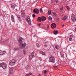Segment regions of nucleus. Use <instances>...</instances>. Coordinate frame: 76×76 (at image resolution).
<instances>
[{
	"mask_svg": "<svg viewBox=\"0 0 76 76\" xmlns=\"http://www.w3.org/2000/svg\"><path fill=\"white\" fill-rule=\"evenodd\" d=\"M18 42L20 44V47L22 49V48H24L26 47V44L24 43V44L22 43V38L20 37L18 40Z\"/></svg>",
	"mask_w": 76,
	"mask_h": 76,
	"instance_id": "nucleus-1",
	"label": "nucleus"
},
{
	"mask_svg": "<svg viewBox=\"0 0 76 76\" xmlns=\"http://www.w3.org/2000/svg\"><path fill=\"white\" fill-rule=\"evenodd\" d=\"M16 62V60L12 59L10 61L9 64L10 65H11V66H13V65L15 64Z\"/></svg>",
	"mask_w": 76,
	"mask_h": 76,
	"instance_id": "nucleus-2",
	"label": "nucleus"
},
{
	"mask_svg": "<svg viewBox=\"0 0 76 76\" xmlns=\"http://www.w3.org/2000/svg\"><path fill=\"white\" fill-rule=\"evenodd\" d=\"M0 67H2L3 69H5L7 68V65L6 64L3 62L0 64Z\"/></svg>",
	"mask_w": 76,
	"mask_h": 76,
	"instance_id": "nucleus-3",
	"label": "nucleus"
},
{
	"mask_svg": "<svg viewBox=\"0 0 76 76\" xmlns=\"http://www.w3.org/2000/svg\"><path fill=\"white\" fill-rule=\"evenodd\" d=\"M55 60H56L55 57L53 56H51L50 58L49 62H53V63H55Z\"/></svg>",
	"mask_w": 76,
	"mask_h": 76,
	"instance_id": "nucleus-4",
	"label": "nucleus"
},
{
	"mask_svg": "<svg viewBox=\"0 0 76 76\" xmlns=\"http://www.w3.org/2000/svg\"><path fill=\"white\" fill-rule=\"evenodd\" d=\"M26 21L28 23L29 25H31V19H30V18L29 17H28L26 18Z\"/></svg>",
	"mask_w": 76,
	"mask_h": 76,
	"instance_id": "nucleus-5",
	"label": "nucleus"
},
{
	"mask_svg": "<svg viewBox=\"0 0 76 76\" xmlns=\"http://www.w3.org/2000/svg\"><path fill=\"white\" fill-rule=\"evenodd\" d=\"M71 20L72 22H75L76 21V17L75 15L74 14H72L71 16Z\"/></svg>",
	"mask_w": 76,
	"mask_h": 76,
	"instance_id": "nucleus-6",
	"label": "nucleus"
},
{
	"mask_svg": "<svg viewBox=\"0 0 76 76\" xmlns=\"http://www.w3.org/2000/svg\"><path fill=\"white\" fill-rule=\"evenodd\" d=\"M33 12L34 14L36 13V14H38V13H39V10L37 8L33 10Z\"/></svg>",
	"mask_w": 76,
	"mask_h": 76,
	"instance_id": "nucleus-7",
	"label": "nucleus"
},
{
	"mask_svg": "<svg viewBox=\"0 0 76 76\" xmlns=\"http://www.w3.org/2000/svg\"><path fill=\"white\" fill-rule=\"evenodd\" d=\"M34 53H35V52L34 51L31 54V55L29 56V58L30 60H32V58H33V57L34 56Z\"/></svg>",
	"mask_w": 76,
	"mask_h": 76,
	"instance_id": "nucleus-8",
	"label": "nucleus"
},
{
	"mask_svg": "<svg viewBox=\"0 0 76 76\" xmlns=\"http://www.w3.org/2000/svg\"><path fill=\"white\" fill-rule=\"evenodd\" d=\"M56 26H57V25H56V24L55 23H53L51 25V27L53 29L56 28Z\"/></svg>",
	"mask_w": 76,
	"mask_h": 76,
	"instance_id": "nucleus-9",
	"label": "nucleus"
},
{
	"mask_svg": "<svg viewBox=\"0 0 76 76\" xmlns=\"http://www.w3.org/2000/svg\"><path fill=\"white\" fill-rule=\"evenodd\" d=\"M10 71L9 74L10 75H12V73H13V68H11L10 69Z\"/></svg>",
	"mask_w": 76,
	"mask_h": 76,
	"instance_id": "nucleus-10",
	"label": "nucleus"
},
{
	"mask_svg": "<svg viewBox=\"0 0 76 76\" xmlns=\"http://www.w3.org/2000/svg\"><path fill=\"white\" fill-rule=\"evenodd\" d=\"M21 12L22 13L21 15L23 18L25 17L26 15H25V13L24 11H21Z\"/></svg>",
	"mask_w": 76,
	"mask_h": 76,
	"instance_id": "nucleus-11",
	"label": "nucleus"
},
{
	"mask_svg": "<svg viewBox=\"0 0 76 76\" xmlns=\"http://www.w3.org/2000/svg\"><path fill=\"white\" fill-rule=\"evenodd\" d=\"M19 50H20V49L19 48H18V47H16L15 48L13 49V50H14V51H19Z\"/></svg>",
	"mask_w": 76,
	"mask_h": 76,
	"instance_id": "nucleus-12",
	"label": "nucleus"
},
{
	"mask_svg": "<svg viewBox=\"0 0 76 76\" xmlns=\"http://www.w3.org/2000/svg\"><path fill=\"white\" fill-rule=\"evenodd\" d=\"M42 19V21H44L46 20V18L44 16H42L41 18Z\"/></svg>",
	"mask_w": 76,
	"mask_h": 76,
	"instance_id": "nucleus-13",
	"label": "nucleus"
},
{
	"mask_svg": "<svg viewBox=\"0 0 76 76\" xmlns=\"http://www.w3.org/2000/svg\"><path fill=\"white\" fill-rule=\"evenodd\" d=\"M11 8H12L13 10H14L15 9V5L11 4Z\"/></svg>",
	"mask_w": 76,
	"mask_h": 76,
	"instance_id": "nucleus-14",
	"label": "nucleus"
},
{
	"mask_svg": "<svg viewBox=\"0 0 76 76\" xmlns=\"http://www.w3.org/2000/svg\"><path fill=\"white\" fill-rule=\"evenodd\" d=\"M61 63V62L60 61H58L57 62V63L56 64V65H57L58 66H59V65H60Z\"/></svg>",
	"mask_w": 76,
	"mask_h": 76,
	"instance_id": "nucleus-15",
	"label": "nucleus"
},
{
	"mask_svg": "<svg viewBox=\"0 0 76 76\" xmlns=\"http://www.w3.org/2000/svg\"><path fill=\"white\" fill-rule=\"evenodd\" d=\"M41 20H42L41 18L40 17H39L37 19V21L38 22H41Z\"/></svg>",
	"mask_w": 76,
	"mask_h": 76,
	"instance_id": "nucleus-16",
	"label": "nucleus"
},
{
	"mask_svg": "<svg viewBox=\"0 0 76 76\" xmlns=\"http://www.w3.org/2000/svg\"><path fill=\"white\" fill-rule=\"evenodd\" d=\"M17 16L18 18L19 19V20L20 21L22 20V18L20 17V16L18 15H17Z\"/></svg>",
	"mask_w": 76,
	"mask_h": 76,
	"instance_id": "nucleus-17",
	"label": "nucleus"
},
{
	"mask_svg": "<svg viewBox=\"0 0 76 76\" xmlns=\"http://www.w3.org/2000/svg\"><path fill=\"white\" fill-rule=\"evenodd\" d=\"M11 19L12 21L13 22L15 20V17L13 15H12L11 16Z\"/></svg>",
	"mask_w": 76,
	"mask_h": 76,
	"instance_id": "nucleus-18",
	"label": "nucleus"
},
{
	"mask_svg": "<svg viewBox=\"0 0 76 76\" xmlns=\"http://www.w3.org/2000/svg\"><path fill=\"white\" fill-rule=\"evenodd\" d=\"M53 33H54V35H57V34H58V31L54 30L53 31Z\"/></svg>",
	"mask_w": 76,
	"mask_h": 76,
	"instance_id": "nucleus-19",
	"label": "nucleus"
},
{
	"mask_svg": "<svg viewBox=\"0 0 76 76\" xmlns=\"http://www.w3.org/2000/svg\"><path fill=\"white\" fill-rule=\"evenodd\" d=\"M72 38H73V36H72V35H70L69 38V40L70 41H72Z\"/></svg>",
	"mask_w": 76,
	"mask_h": 76,
	"instance_id": "nucleus-20",
	"label": "nucleus"
},
{
	"mask_svg": "<svg viewBox=\"0 0 76 76\" xmlns=\"http://www.w3.org/2000/svg\"><path fill=\"white\" fill-rule=\"evenodd\" d=\"M60 54L61 56V57H63L64 56V53L62 52H61Z\"/></svg>",
	"mask_w": 76,
	"mask_h": 76,
	"instance_id": "nucleus-21",
	"label": "nucleus"
},
{
	"mask_svg": "<svg viewBox=\"0 0 76 76\" xmlns=\"http://www.w3.org/2000/svg\"><path fill=\"white\" fill-rule=\"evenodd\" d=\"M40 53H41V54H42L43 55H45V53H44L43 51H40Z\"/></svg>",
	"mask_w": 76,
	"mask_h": 76,
	"instance_id": "nucleus-22",
	"label": "nucleus"
},
{
	"mask_svg": "<svg viewBox=\"0 0 76 76\" xmlns=\"http://www.w3.org/2000/svg\"><path fill=\"white\" fill-rule=\"evenodd\" d=\"M48 20H52V18L51 16L48 17Z\"/></svg>",
	"mask_w": 76,
	"mask_h": 76,
	"instance_id": "nucleus-23",
	"label": "nucleus"
},
{
	"mask_svg": "<svg viewBox=\"0 0 76 76\" xmlns=\"http://www.w3.org/2000/svg\"><path fill=\"white\" fill-rule=\"evenodd\" d=\"M48 13L49 15H51V10H49Z\"/></svg>",
	"mask_w": 76,
	"mask_h": 76,
	"instance_id": "nucleus-24",
	"label": "nucleus"
},
{
	"mask_svg": "<svg viewBox=\"0 0 76 76\" xmlns=\"http://www.w3.org/2000/svg\"><path fill=\"white\" fill-rule=\"evenodd\" d=\"M4 55V53H3V52L1 51H0V55Z\"/></svg>",
	"mask_w": 76,
	"mask_h": 76,
	"instance_id": "nucleus-25",
	"label": "nucleus"
},
{
	"mask_svg": "<svg viewBox=\"0 0 76 76\" xmlns=\"http://www.w3.org/2000/svg\"><path fill=\"white\" fill-rule=\"evenodd\" d=\"M53 16L56 17L57 16V14H56V13H55L54 12L53 13Z\"/></svg>",
	"mask_w": 76,
	"mask_h": 76,
	"instance_id": "nucleus-26",
	"label": "nucleus"
},
{
	"mask_svg": "<svg viewBox=\"0 0 76 76\" xmlns=\"http://www.w3.org/2000/svg\"><path fill=\"white\" fill-rule=\"evenodd\" d=\"M47 39H45L44 41V42L45 43V44H47Z\"/></svg>",
	"mask_w": 76,
	"mask_h": 76,
	"instance_id": "nucleus-27",
	"label": "nucleus"
},
{
	"mask_svg": "<svg viewBox=\"0 0 76 76\" xmlns=\"http://www.w3.org/2000/svg\"><path fill=\"white\" fill-rule=\"evenodd\" d=\"M55 48L57 50H58V46L57 45H55Z\"/></svg>",
	"mask_w": 76,
	"mask_h": 76,
	"instance_id": "nucleus-28",
	"label": "nucleus"
},
{
	"mask_svg": "<svg viewBox=\"0 0 76 76\" xmlns=\"http://www.w3.org/2000/svg\"><path fill=\"white\" fill-rule=\"evenodd\" d=\"M66 8H67V9L68 10H70V7H69V6H66Z\"/></svg>",
	"mask_w": 76,
	"mask_h": 76,
	"instance_id": "nucleus-29",
	"label": "nucleus"
},
{
	"mask_svg": "<svg viewBox=\"0 0 76 76\" xmlns=\"http://www.w3.org/2000/svg\"><path fill=\"white\" fill-rule=\"evenodd\" d=\"M40 11L41 13H43V11H42V8L40 9Z\"/></svg>",
	"mask_w": 76,
	"mask_h": 76,
	"instance_id": "nucleus-30",
	"label": "nucleus"
},
{
	"mask_svg": "<svg viewBox=\"0 0 76 76\" xmlns=\"http://www.w3.org/2000/svg\"><path fill=\"white\" fill-rule=\"evenodd\" d=\"M67 19V17L66 16H64V19L63 20H66Z\"/></svg>",
	"mask_w": 76,
	"mask_h": 76,
	"instance_id": "nucleus-31",
	"label": "nucleus"
},
{
	"mask_svg": "<svg viewBox=\"0 0 76 76\" xmlns=\"http://www.w3.org/2000/svg\"><path fill=\"white\" fill-rule=\"evenodd\" d=\"M36 46L37 47H39V45L38 43H37Z\"/></svg>",
	"mask_w": 76,
	"mask_h": 76,
	"instance_id": "nucleus-32",
	"label": "nucleus"
},
{
	"mask_svg": "<svg viewBox=\"0 0 76 76\" xmlns=\"http://www.w3.org/2000/svg\"><path fill=\"white\" fill-rule=\"evenodd\" d=\"M26 69H29V66H27L26 67Z\"/></svg>",
	"mask_w": 76,
	"mask_h": 76,
	"instance_id": "nucleus-33",
	"label": "nucleus"
},
{
	"mask_svg": "<svg viewBox=\"0 0 76 76\" xmlns=\"http://www.w3.org/2000/svg\"><path fill=\"white\" fill-rule=\"evenodd\" d=\"M47 46H48V45H47L46 44H45L44 45V47H47Z\"/></svg>",
	"mask_w": 76,
	"mask_h": 76,
	"instance_id": "nucleus-34",
	"label": "nucleus"
},
{
	"mask_svg": "<svg viewBox=\"0 0 76 76\" xmlns=\"http://www.w3.org/2000/svg\"><path fill=\"white\" fill-rule=\"evenodd\" d=\"M23 53L24 54H26V51H25V50H23Z\"/></svg>",
	"mask_w": 76,
	"mask_h": 76,
	"instance_id": "nucleus-35",
	"label": "nucleus"
},
{
	"mask_svg": "<svg viewBox=\"0 0 76 76\" xmlns=\"http://www.w3.org/2000/svg\"><path fill=\"white\" fill-rule=\"evenodd\" d=\"M32 16H33V18H35L36 16V15L34 14H33L32 15Z\"/></svg>",
	"mask_w": 76,
	"mask_h": 76,
	"instance_id": "nucleus-36",
	"label": "nucleus"
},
{
	"mask_svg": "<svg viewBox=\"0 0 76 76\" xmlns=\"http://www.w3.org/2000/svg\"><path fill=\"white\" fill-rule=\"evenodd\" d=\"M41 23H39V24H38V26H41Z\"/></svg>",
	"mask_w": 76,
	"mask_h": 76,
	"instance_id": "nucleus-37",
	"label": "nucleus"
},
{
	"mask_svg": "<svg viewBox=\"0 0 76 76\" xmlns=\"http://www.w3.org/2000/svg\"><path fill=\"white\" fill-rule=\"evenodd\" d=\"M63 7H61V10H63Z\"/></svg>",
	"mask_w": 76,
	"mask_h": 76,
	"instance_id": "nucleus-38",
	"label": "nucleus"
},
{
	"mask_svg": "<svg viewBox=\"0 0 76 76\" xmlns=\"http://www.w3.org/2000/svg\"><path fill=\"white\" fill-rule=\"evenodd\" d=\"M47 28L48 29H49V25H47Z\"/></svg>",
	"mask_w": 76,
	"mask_h": 76,
	"instance_id": "nucleus-39",
	"label": "nucleus"
},
{
	"mask_svg": "<svg viewBox=\"0 0 76 76\" xmlns=\"http://www.w3.org/2000/svg\"><path fill=\"white\" fill-rule=\"evenodd\" d=\"M76 59H74V60H73V62H74V63L76 62Z\"/></svg>",
	"mask_w": 76,
	"mask_h": 76,
	"instance_id": "nucleus-40",
	"label": "nucleus"
},
{
	"mask_svg": "<svg viewBox=\"0 0 76 76\" xmlns=\"http://www.w3.org/2000/svg\"><path fill=\"white\" fill-rule=\"evenodd\" d=\"M58 2V0H56V3H57Z\"/></svg>",
	"mask_w": 76,
	"mask_h": 76,
	"instance_id": "nucleus-41",
	"label": "nucleus"
},
{
	"mask_svg": "<svg viewBox=\"0 0 76 76\" xmlns=\"http://www.w3.org/2000/svg\"><path fill=\"white\" fill-rule=\"evenodd\" d=\"M46 73H47V70H45L44 72V73H45V74Z\"/></svg>",
	"mask_w": 76,
	"mask_h": 76,
	"instance_id": "nucleus-42",
	"label": "nucleus"
},
{
	"mask_svg": "<svg viewBox=\"0 0 76 76\" xmlns=\"http://www.w3.org/2000/svg\"><path fill=\"white\" fill-rule=\"evenodd\" d=\"M20 56H21V57H22V56H23V54H22V53H20Z\"/></svg>",
	"mask_w": 76,
	"mask_h": 76,
	"instance_id": "nucleus-43",
	"label": "nucleus"
},
{
	"mask_svg": "<svg viewBox=\"0 0 76 76\" xmlns=\"http://www.w3.org/2000/svg\"><path fill=\"white\" fill-rule=\"evenodd\" d=\"M2 53H3L4 54H5V53H6V52L3 51V52H2Z\"/></svg>",
	"mask_w": 76,
	"mask_h": 76,
	"instance_id": "nucleus-44",
	"label": "nucleus"
},
{
	"mask_svg": "<svg viewBox=\"0 0 76 76\" xmlns=\"http://www.w3.org/2000/svg\"><path fill=\"white\" fill-rule=\"evenodd\" d=\"M39 76H41V75H40V74H39Z\"/></svg>",
	"mask_w": 76,
	"mask_h": 76,
	"instance_id": "nucleus-45",
	"label": "nucleus"
},
{
	"mask_svg": "<svg viewBox=\"0 0 76 76\" xmlns=\"http://www.w3.org/2000/svg\"><path fill=\"white\" fill-rule=\"evenodd\" d=\"M15 10H16V11H18V9H16Z\"/></svg>",
	"mask_w": 76,
	"mask_h": 76,
	"instance_id": "nucleus-46",
	"label": "nucleus"
},
{
	"mask_svg": "<svg viewBox=\"0 0 76 76\" xmlns=\"http://www.w3.org/2000/svg\"><path fill=\"white\" fill-rule=\"evenodd\" d=\"M44 76H48V75H44Z\"/></svg>",
	"mask_w": 76,
	"mask_h": 76,
	"instance_id": "nucleus-47",
	"label": "nucleus"
},
{
	"mask_svg": "<svg viewBox=\"0 0 76 76\" xmlns=\"http://www.w3.org/2000/svg\"><path fill=\"white\" fill-rule=\"evenodd\" d=\"M62 26H64V25H62Z\"/></svg>",
	"mask_w": 76,
	"mask_h": 76,
	"instance_id": "nucleus-48",
	"label": "nucleus"
},
{
	"mask_svg": "<svg viewBox=\"0 0 76 76\" xmlns=\"http://www.w3.org/2000/svg\"><path fill=\"white\" fill-rule=\"evenodd\" d=\"M58 20V19H57Z\"/></svg>",
	"mask_w": 76,
	"mask_h": 76,
	"instance_id": "nucleus-49",
	"label": "nucleus"
},
{
	"mask_svg": "<svg viewBox=\"0 0 76 76\" xmlns=\"http://www.w3.org/2000/svg\"><path fill=\"white\" fill-rule=\"evenodd\" d=\"M55 67H57V66H55Z\"/></svg>",
	"mask_w": 76,
	"mask_h": 76,
	"instance_id": "nucleus-50",
	"label": "nucleus"
}]
</instances>
